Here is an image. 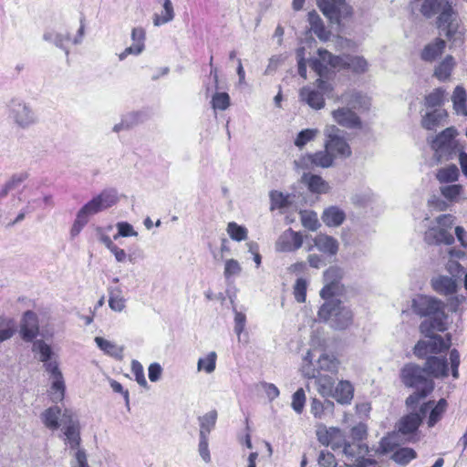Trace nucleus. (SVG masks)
<instances>
[{
	"label": "nucleus",
	"mask_w": 467,
	"mask_h": 467,
	"mask_svg": "<svg viewBox=\"0 0 467 467\" xmlns=\"http://www.w3.org/2000/svg\"><path fill=\"white\" fill-rule=\"evenodd\" d=\"M318 56H320V55L318 54ZM325 62L329 64L327 58V60H324L321 57H319V58L312 59L310 61L309 66H310L311 69L314 70L319 77H323L327 71V67L325 64Z\"/></svg>",
	"instance_id": "nucleus-62"
},
{
	"label": "nucleus",
	"mask_w": 467,
	"mask_h": 467,
	"mask_svg": "<svg viewBox=\"0 0 467 467\" xmlns=\"http://www.w3.org/2000/svg\"><path fill=\"white\" fill-rule=\"evenodd\" d=\"M296 164L304 169L329 168L334 164V158L325 148V150L303 156L298 161H296Z\"/></svg>",
	"instance_id": "nucleus-14"
},
{
	"label": "nucleus",
	"mask_w": 467,
	"mask_h": 467,
	"mask_svg": "<svg viewBox=\"0 0 467 467\" xmlns=\"http://www.w3.org/2000/svg\"><path fill=\"white\" fill-rule=\"evenodd\" d=\"M131 371L135 376V379L138 384L143 388H148V382L144 376V370L142 365L136 359L131 361Z\"/></svg>",
	"instance_id": "nucleus-58"
},
{
	"label": "nucleus",
	"mask_w": 467,
	"mask_h": 467,
	"mask_svg": "<svg viewBox=\"0 0 467 467\" xmlns=\"http://www.w3.org/2000/svg\"><path fill=\"white\" fill-rule=\"evenodd\" d=\"M307 16L308 22L311 26V29L317 36L321 37L322 34L325 32V27L320 16L314 10L309 12Z\"/></svg>",
	"instance_id": "nucleus-52"
},
{
	"label": "nucleus",
	"mask_w": 467,
	"mask_h": 467,
	"mask_svg": "<svg viewBox=\"0 0 467 467\" xmlns=\"http://www.w3.org/2000/svg\"><path fill=\"white\" fill-rule=\"evenodd\" d=\"M200 423L199 436L209 437L217 420V411L213 410L198 418Z\"/></svg>",
	"instance_id": "nucleus-34"
},
{
	"label": "nucleus",
	"mask_w": 467,
	"mask_h": 467,
	"mask_svg": "<svg viewBox=\"0 0 467 467\" xmlns=\"http://www.w3.org/2000/svg\"><path fill=\"white\" fill-rule=\"evenodd\" d=\"M323 223L329 227H337L343 223L346 214L337 206H330L324 210L321 216Z\"/></svg>",
	"instance_id": "nucleus-28"
},
{
	"label": "nucleus",
	"mask_w": 467,
	"mask_h": 467,
	"mask_svg": "<svg viewBox=\"0 0 467 467\" xmlns=\"http://www.w3.org/2000/svg\"><path fill=\"white\" fill-rule=\"evenodd\" d=\"M456 63L451 55H447L434 68L433 76L441 81L451 77Z\"/></svg>",
	"instance_id": "nucleus-31"
},
{
	"label": "nucleus",
	"mask_w": 467,
	"mask_h": 467,
	"mask_svg": "<svg viewBox=\"0 0 467 467\" xmlns=\"http://www.w3.org/2000/svg\"><path fill=\"white\" fill-rule=\"evenodd\" d=\"M411 306L415 314L427 317L420 325L421 334L429 335L432 330H447L448 316L443 302L432 296L418 295L412 299Z\"/></svg>",
	"instance_id": "nucleus-1"
},
{
	"label": "nucleus",
	"mask_w": 467,
	"mask_h": 467,
	"mask_svg": "<svg viewBox=\"0 0 467 467\" xmlns=\"http://www.w3.org/2000/svg\"><path fill=\"white\" fill-rule=\"evenodd\" d=\"M457 134V130L454 127H449L431 140V148L438 162L451 160L456 154L457 142L454 139Z\"/></svg>",
	"instance_id": "nucleus-5"
},
{
	"label": "nucleus",
	"mask_w": 467,
	"mask_h": 467,
	"mask_svg": "<svg viewBox=\"0 0 467 467\" xmlns=\"http://www.w3.org/2000/svg\"><path fill=\"white\" fill-rule=\"evenodd\" d=\"M423 367L431 379H443L449 375L448 361L445 357H428Z\"/></svg>",
	"instance_id": "nucleus-16"
},
{
	"label": "nucleus",
	"mask_w": 467,
	"mask_h": 467,
	"mask_svg": "<svg viewBox=\"0 0 467 467\" xmlns=\"http://www.w3.org/2000/svg\"><path fill=\"white\" fill-rule=\"evenodd\" d=\"M424 241L428 244H451L454 243V236L446 228L433 226L425 232Z\"/></svg>",
	"instance_id": "nucleus-19"
},
{
	"label": "nucleus",
	"mask_w": 467,
	"mask_h": 467,
	"mask_svg": "<svg viewBox=\"0 0 467 467\" xmlns=\"http://www.w3.org/2000/svg\"><path fill=\"white\" fill-rule=\"evenodd\" d=\"M334 120L347 129H360V118L349 108L340 107L332 111Z\"/></svg>",
	"instance_id": "nucleus-17"
},
{
	"label": "nucleus",
	"mask_w": 467,
	"mask_h": 467,
	"mask_svg": "<svg viewBox=\"0 0 467 467\" xmlns=\"http://www.w3.org/2000/svg\"><path fill=\"white\" fill-rule=\"evenodd\" d=\"M400 379L406 387L420 391L422 396H428L434 389V381L424 367L413 363H408L401 368Z\"/></svg>",
	"instance_id": "nucleus-3"
},
{
	"label": "nucleus",
	"mask_w": 467,
	"mask_h": 467,
	"mask_svg": "<svg viewBox=\"0 0 467 467\" xmlns=\"http://www.w3.org/2000/svg\"><path fill=\"white\" fill-rule=\"evenodd\" d=\"M451 100L453 102V108L458 114L467 115V95L465 89L462 87L457 86L454 88Z\"/></svg>",
	"instance_id": "nucleus-39"
},
{
	"label": "nucleus",
	"mask_w": 467,
	"mask_h": 467,
	"mask_svg": "<svg viewBox=\"0 0 467 467\" xmlns=\"http://www.w3.org/2000/svg\"><path fill=\"white\" fill-rule=\"evenodd\" d=\"M343 274L342 268L337 265L330 266L324 272L325 285L320 291V296L323 299H329L344 293V286L340 282Z\"/></svg>",
	"instance_id": "nucleus-11"
},
{
	"label": "nucleus",
	"mask_w": 467,
	"mask_h": 467,
	"mask_svg": "<svg viewBox=\"0 0 467 467\" xmlns=\"http://www.w3.org/2000/svg\"><path fill=\"white\" fill-rule=\"evenodd\" d=\"M445 47V40L436 37L433 41L423 47L420 52V58L425 62L432 63L441 56Z\"/></svg>",
	"instance_id": "nucleus-21"
},
{
	"label": "nucleus",
	"mask_w": 467,
	"mask_h": 467,
	"mask_svg": "<svg viewBox=\"0 0 467 467\" xmlns=\"http://www.w3.org/2000/svg\"><path fill=\"white\" fill-rule=\"evenodd\" d=\"M434 405L433 400H430L421 405L420 413L411 412L403 417L400 421L399 431L402 434H410L415 432L422 421V416L425 415L430 408Z\"/></svg>",
	"instance_id": "nucleus-13"
},
{
	"label": "nucleus",
	"mask_w": 467,
	"mask_h": 467,
	"mask_svg": "<svg viewBox=\"0 0 467 467\" xmlns=\"http://www.w3.org/2000/svg\"><path fill=\"white\" fill-rule=\"evenodd\" d=\"M212 105L214 109L225 110L230 106V97L226 92H217L213 96Z\"/></svg>",
	"instance_id": "nucleus-51"
},
{
	"label": "nucleus",
	"mask_w": 467,
	"mask_h": 467,
	"mask_svg": "<svg viewBox=\"0 0 467 467\" xmlns=\"http://www.w3.org/2000/svg\"><path fill=\"white\" fill-rule=\"evenodd\" d=\"M420 3V11L426 18H431L438 16L445 5H449L448 0H416Z\"/></svg>",
	"instance_id": "nucleus-25"
},
{
	"label": "nucleus",
	"mask_w": 467,
	"mask_h": 467,
	"mask_svg": "<svg viewBox=\"0 0 467 467\" xmlns=\"http://www.w3.org/2000/svg\"><path fill=\"white\" fill-rule=\"evenodd\" d=\"M242 271V267L237 260L228 259L225 262L223 275L228 280L233 276L239 275Z\"/></svg>",
	"instance_id": "nucleus-56"
},
{
	"label": "nucleus",
	"mask_w": 467,
	"mask_h": 467,
	"mask_svg": "<svg viewBox=\"0 0 467 467\" xmlns=\"http://www.w3.org/2000/svg\"><path fill=\"white\" fill-rule=\"evenodd\" d=\"M315 246L325 254L330 255L337 254L338 251V242L332 236L326 234H318L314 239Z\"/></svg>",
	"instance_id": "nucleus-29"
},
{
	"label": "nucleus",
	"mask_w": 467,
	"mask_h": 467,
	"mask_svg": "<svg viewBox=\"0 0 467 467\" xmlns=\"http://www.w3.org/2000/svg\"><path fill=\"white\" fill-rule=\"evenodd\" d=\"M338 360L333 356L327 353L322 354L318 360V370H325L331 373H337L338 369Z\"/></svg>",
	"instance_id": "nucleus-41"
},
{
	"label": "nucleus",
	"mask_w": 467,
	"mask_h": 467,
	"mask_svg": "<svg viewBox=\"0 0 467 467\" xmlns=\"http://www.w3.org/2000/svg\"><path fill=\"white\" fill-rule=\"evenodd\" d=\"M234 313V333L237 335L238 339L241 340V335L244 331L246 325V316L245 314L237 311V309L234 306L233 308Z\"/></svg>",
	"instance_id": "nucleus-55"
},
{
	"label": "nucleus",
	"mask_w": 467,
	"mask_h": 467,
	"mask_svg": "<svg viewBox=\"0 0 467 467\" xmlns=\"http://www.w3.org/2000/svg\"><path fill=\"white\" fill-rule=\"evenodd\" d=\"M63 413L58 406H52L45 410L40 416L44 425L52 431L59 428V420L61 421Z\"/></svg>",
	"instance_id": "nucleus-26"
},
{
	"label": "nucleus",
	"mask_w": 467,
	"mask_h": 467,
	"mask_svg": "<svg viewBox=\"0 0 467 467\" xmlns=\"http://www.w3.org/2000/svg\"><path fill=\"white\" fill-rule=\"evenodd\" d=\"M319 467H337L336 458L327 451H321L317 458Z\"/></svg>",
	"instance_id": "nucleus-60"
},
{
	"label": "nucleus",
	"mask_w": 467,
	"mask_h": 467,
	"mask_svg": "<svg viewBox=\"0 0 467 467\" xmlns=\"http://www.w3.org/2000/svg\"><path fill=\"white\" fill-rule=\"evenodd\" d=\"M460 353L457 349L453 348L450 352V364L451 375L454 379L459 378V366H460Z\"/></svg>",
	"instance_id": "nucleus-63"
},
{
	"label": "nucleus",
	"mask_w": 467,
	"mask_h": 467,
	"mask_svg": "<svg viewBox=\"0 0 467 467\" xmlns=\"http://www.w3.org/2000/svg\"><path fill=\"white\" fill-rule=\"evenodd\" d=\"M445 90L438 88L425 97L424 104L427 108L432 109L441 107L443 104Z\"/></svg>",
	"instance_id": "nucleus-46"
},
{
	"label": "nucleus",
	"mask_w": 467,
	"mask_h": 467,
	"mask_svg": "<svg viewBox=\"0 0 467 467\" xmlns=\"http://www.w3.org/2000/svg\"><path fill=\"white\" fill-rule=\"evenodd\" d=\"M121 293L119 287L109 291V306L113 311L121 312L125 308V299Z\"/></svg>",
	"instance_id": "nucleus-44"
},
{
	"label": "nucleus",
	"mask_w": 467,
	"mask_h": 467,
	"mask_svg": "<svg viewBox=\"0 0 467 467\" xmlns=\"http://www.w3.org/2000/svg\"><path fill=\"white\" fill-rule=\"evenodd\" d=\"M95 342L97 346L107 355L121 360L123 358V347H119L115 343L109 341L103 337H96Z\"/></svg>",
	"instance_id": "nucleus-33"
},
{
	"label": "nucleus",
	"mask_w": 467,
	"mask_h": 467,
	"mask_svg": "<svg viewBox=\"0 0 467 467\" xmlns=\"http://www.w3.org/2000/svg\"><path fill=\"white\" fill-rule=\"evenodd\" d=\"M32 350L36 353H39V359L41 362H46L52 359L54 355L51 348L43 340H36L33 343Z\"/></svg>",
	"instance_id": "nucleus-45"
},
{
	"label": "nucleus",
	"mask_w": 467,
	"mask_h": 467,
	"mask_svg": "<svg viewBox=\"0 0 467 467\" xmlns=\"http://www.w3.org/2000/svg\"><path fill=\"white\" fill-rule=\"evenodd\" d=\"M432 330L429 335H424L425 339L418 341L414 347V354L418 358H423L427 354H439L448 350L451 345V336L447 334L445 338L435 334Z\"/></svg>",
	"instance_id": "nucleus-7"
},
{
	"label": "nucleus",
	"mask_w": 467,
	"mask_h": 467,
	"mask_svg": "<svg viewBox=\"0 0 467 467\" xmlns=\"http://www.w3.org/2000/svg\"><path fill=\"white\" fill-rule=\"evenodd\" d=\"M227 233L233 240L237 242H241L247 239V229L242 225L237 224L234 222H231L228 223Z\"/></svg>",
	"instance_id": "nucleus-48"
},
{
	"label": "nucleus",
	"mask_w": 467,
	"mask_h": 467,
	"mask_svg": "<svg viewBox=\"0 0 467 467\" xmlns=\"http://www.w3.org/2000/svg\"><path fill=\"white\" fill-rule=\"evenodd\" d=\"M299 97L302 101L306 102L312 109H320L325 106L323 94L309 87L302 88L300 89Z\"/></svg>",
	"instance_id": "nucleus-24"
},
{
	"label": "nucleus",
	"mask_w": 467,
	"mask_h": 467,
	"mask_svg": "<svg viewBox=\"0 0 467 467\" xmlns=\"http://www.w3.org/2000/svg\"><path fill=\"white\" fill-rule=\"evenodd\" d=\"M417 457L416 451L408 447L397 450L391 456V460L400 465H407L410 461Z\"/></svg>",
	"instance_id": "nucleus-42"
},
{
	"label": "nucleus",
	"mask_w": 467,
	"mask_h": 467,
	"mask_svg": "<svg viewBox=\"0 0 467 467\" xmlns=\"http://www.w3.org/2000/svg\"><path fill=\"white\" fill-rule=\"evenodd\" d=\"M117 202L116 190L106 189L83 205L78 213L88 220L90 216L112 207Z\"/></svg>",
	"instance_id": "nucleus-9"
},
{
	"label": "nucleus",
	"mask_w": 467,
	"mask_h": 467,
	"mask_svg": "<svg viewBox=\"0 0 467 467\" xmlns=\"http://www.w3.org/2000/svg\"><path fill=\"white\" fill-rule=\"evenodd\" d=\"M118 233L113 235L114 240H118L119 237H129L137 236L138 233L133 229V226L127 222H119L116 224Z\"/></svg>",
	"instance_id": "nucleus-54"
},
{
	"label": "nucleus",
	"mask_w": 467,
	"mask_h": 467,
	"mask_svg": "<svg viewBox=\"0 0 467 467\" xmlns=\"http://www.w3.org/2000/svg\"><path fill=\"white\" fill-rule=\"evenodd\" d=\"M307 283L304 278H298L294 285V296L297 302L304 303L306 297Z\"/></svg>",
	"instance_id": "nucleus-59"
},
{
	"label": "nucleus",
	"mask_w": 467,
	"mask_h": 467,
	"mask_svg": "<svg viewBox=\"0 0 467 467\" xmlns=\"http://www.w3.org/2000/svg\"><path fill=\"white\" fill-rule=\"evenodd\" d=\"M354 396V388L348 380H340L333 390L330 398H333L342 405L350 404Z\"/></svg>",
	"instance_id": "nucleus-22"
},
{
	"label": "nucleus",
	"mask_w": 467,
	"mask_h": 467,
	"mask_svg": "<svg viewBox=\"0 0 467 467\" xmlns=\"http://www.w3.org/2000/svg\"><path fill=\"white\" fill-rule=\"evenodd\" d=\"M158 3L161 5L162 10L160 14H155L153 16V24L156 26H160L172 21L175 16L173 5L171 0H158Z\"/></svg>",
	"instance_id": "nucleus-30"
},
{
	"label": "nucleus",
	"mask_w": 467,
	"mask_h": 467,
	"mask_svg": "<svg viewBox=\"0 0 467 467\" xmlns=\"http://www.w3.org/2000/svg\"><path fill=\"white\" fill-rule=\"evenodd\" d=\"M302 224L310 231H316L320 225L316 213L303 214Z\"/></svg>",
	"instance_id": "nucleus-64"
},
{
	"label": "nucleus",
	"mask_w": 467,
	"mask_h": 467,
	"mask_svg": "<svg viewBox=\"0 0 467 467\" xmlns=\"http://www.w3.org/2000/svg\"><path fill=\"white\" fill-rule=\"evenodd\" d=\"M461 184H447L440 188L441 195L449 201L455 202L462 192Z\"/></svg>",
	"instance_id": "nucleus-49"
},
{
	"label": "nucleus",
	"mask_w": 467,
	"mask_h": 467,
	"mask_svg": "<svg viewBox=\"0 0 467 467\" xmlns=\"http://www.w3.org/2000/svg\"><path fill=\"white\" fill-rule=\"evenodd\" d=\"M306 402V394L302 388L298 389L292 396L291 406L293 410L300 414L303 411Z\"/></svg>",
	"instance_id": "nucleus-57"
},
{
	"label": "nucleus",
	"mask_w": 467,
	"mask_h": 467,
	"mask_svg": "<svg viewBox=\"0 0 467 467\" xmlns=\"http://www.w3.org/2000/svg\"><path fill=\"white\" fill-rule=\"evenodd\" d=\"M217 355L214 351L210 352L206 358H201L197 363L198 370H204L210 374L214 371L216 367Z\"/></svg>",
	"instance_id": "nucleus-47"
},
{
	"label": "nucleus",
	"mask_w": 467,
	"mask_h": 467,
	"mask_svg": "<svg viewBox=\"0 0 467 467\" xmlns=\"http://www.w3.org/2000/svg\"><path fill=\"white\" fill-rule=\"evenodd\" d=\"M39 326L36 315L33 311H26L22 318L20 325L21 337L31 342L38 334Z\"/></svg>",
	"instance_id": "nucleus-18"
},
{
	"label": "nucleus",
	"mask_w": 467,
	"mask_h": 467,
	"mask_svg": "<svg viewBox=\"0 0 467 467\" xmlns=\"http://www.w3.org/2000/svg\"><path fill=\"white\" fill-rule=\"evenodd\" d=\"M433 289L441 295H452L456 292L457 284L452 277L440 275L431 280Z\"/></svg>",
	"instance_id": "nucleus-27"
},
{
	"label": "nucleus",
	"mask_w": 467,
	"mask_h": 467,
	"mask_svg": "<svg viewBox=\"0 0 467 467\" xmlns=\"http://www.w3.org/2000/svg\"><path fill=\"white\" fill-rule=\"evenodd\" d=\"M448 114L445 109H434L422 116L421 126L428 130H435L443 124Z\"/></svg>",
	"instance_id": "nucleus-23"
},
{
	"label": "nucleus",
	"mask_w": 467,
	"mask_h": 467,
	"mask_svg": "<svg viewBox=\"0 0 467 467\" xmlns=\"http://www.w3.org/2000/svg\"><path fill=\"white\" fill-rule=\"evenodd\" d=\"M324 300L325 303L318 310L319 319L328 323L334 329L342 330L348 328L353 320L351 309L336 296Z\"/></svg>",
	"instance_id": "nucleus-2"
},
{
	"label": "nucleus",
	"mask_w": 467,
	"mask_h": 467,
	"mask_svg": "<svg viewBox=\"0 0 467 467\" xmlns=\"http://www.w3.org/2000/svg\"><path fill=\"white\" fill-rule=\"evenodd\" d=\"M459 170L456 165L451 164L437 171L436 179L440 183H451L458 180Z\"/></svg>",
	"instance_id": "nucleus-38"
},
{
	"label": "nucleus",
	"mask_w": 467,
	"mask_h": 467,
	"mask_svg": "<svg viewBox=\"0 0 467 467\" xmlns=\"http://www.w3.org/2000/svg\"><path fill=\"white\" fill-rule=\"evenodd\" d=\"M318 393L325 397L330 398L335 389V379L328 375H320L316 379Z\"/></svg>",
	"instance_id": "nucleus-37"
},
{
	"label": "nucleus",
	"mask_w": 467,
	"mask_h": 467,
	"mask_svg": "<svg viewBox=\"0 0 467 467\" xmlns=\"http://www.w3.org/2000/svg\"><path fill=\"white\" fill-rule=\"evenodd\" d=\"M317 132V130L315 129H306L301 130L295 140V145L298 148L304 147L307 142L315 139Z\"/></svg>",
	"instance_id": "nucleus-50"
},
{
	"label": "nucleus",
	"mask_w": 467,
	"mask_h": 467,
	"mask_svg": "<svg viewBox=\"0 0 467 467\" xmlns=\"http://www.w3.org/2000/svg\"><path fill=\"white\" fill-rule=\"evenodd\" d=\"M447 408V401L445 399H441L437 404L431 409L428 420V426L433 427L442 417Z\"/></svg>",
	"instance_id": "nucleus-43"
},
{
	"label": "nucleus",
	"mask_w": 467,
	"mask_h": 467,
	"mask_svg": "<svg viewBox=\"0 0 467 467\" xmlns=\"http://www.w3.org/2000/svg\"><path fill=\"white\" fill-rule=\"evenodd\" d=\"M271 210L275 208H285L290 204L288 196L284 195L282 192L273 191L270 192Z\"/></svg>",
	"instance_id": "nucleus-53"
},
{
	"label": "nucleus",
	"mask_w": 467,
	"mask_h": 467,
	"mask_svg": "<svg viewBox=\"0 0 467 467\" xmlns=\"http://www.w3.org/2000/svg\"><path fill=\"white\" fill-rule=\"evenodd\" d=\"M8 118L20 129H28L37 123V116L31 105L19 98H13L6 105Z\"/></svg>",
	"instance_id": "nucleus-4"
},
{
	"label": "nucleus",
	"mask_w": 467,
	"mask_h": 467,
	"mask_svg": "<svg viewBox=\"0 0 467 467\" xmlns=\"http://www.w3.org/2000/svg\"><path fill=\"white\" fill-rule=\"evenodd\" d=\"M318 53L324 60L327 58L329 65L333 67L349 69L358 74L364 73L368 69V62L363 57L352 55L333 56L324 49H318Z\"/></svg>",
	"instance_id": "nucleus-8"
},
{
	"label": "nucleus",
	"mask_w": 467,
	"mask_h": 467,
	"mask_svg": "<svg viewBox=\"0 0 467 467\" xmlns=\"http://www.w3.org/2000/svg\"><path fill=\"white\" fill-rule=\"evenodd\" d=\"M43 39L47 42L53 43L57 47L65 51L66 56L69 55V50L66 43L71 40L70 34L57 33L54 31H46L43 35Z\"/></svg>",
	"instance_id": "nucleus-32"
},
{
	"label": "nucleus",
	"mask_w": 467,
	"mask_h": 467,
	"mask_svg": "<svg viewBox=\"0 0 467 467\" xmlns=\"http://www.w3.org/2000/svg\"><path fill=\"white\" fill-rule=\"evenodd\" d=\"M436 26L438 29L444 32L448 40L452 41L453 44L462 43L461 32L459 31L460 19L458 13L453 9L452 5H445V8L438 15L436 20Z\"/></svg>",
	"instance_id": "nucleus-6"
},
{
	"label": "nucleus",
	"mask_w": 467,
	"mask_h": 467,
	"mask_svg": "<svg viewBox=\"0 0 467 467\" xmlns=\"http://www.w3.org/2000/svg\"><path fill=\"white\" fill-rule=\"evenodd\" d=\"M342 103L346 104L345 108H349L351 110L355 109H367L369 106L368 97L357 90H349L343 93L340 97Z\"/></svg>",
	"instance_id": "nucleus-20"
},
{
	"label": "nucleus",
	"mask_w": 467,
	"mask_h": 467,
	"mask_svg": "<svg viewBox=\"0 0 467 467\" xmlns=\"http://www.w3.org/2000/svg\"><path fill=\"white\" fill-rule=\"evenodd\" d=\"M317 5L323 15L331 22H340L341 16L339 15V10L337 9V6L333 5L330 0H317Z\"/></svg>",
	"instance_id": "nucleus-40"
},
{
	"label": "nucleus",
	"mask_w": 467,
	"mask_h": 467,
	"mask_svg": "<svg viewBox=\"0 0 467 467\" xmlns=\"http://www.w3.org/2000/svg\"><path fill=\"white\" fill-rule=\"evenodd\" d=\"M61 423L64 425L65 443L72 450H78L81 441L79 425L70 410H64Z\"/></svg>",
	"instance_id": "nucleus-12"
},
{
	"label": "nucleus",
	"mask_w": 467,
	"mask_h": 467,
	"mask_svg": "<svg viewBox=\"0 0 467 467\" xmlns=\"http://www.w3.org/2000/svg\"><path fill=\"white\" fill-rule=\"evenodd\" d=\"M325 134L327 136L325 148L334 159H346L351 155L350 146L344 136L341 135L339 129L336 126H330L326 129Z\"/></svg>",
	"instance_id": "nucleus-10"
},
{
	"label": "nucleus",
	"mask_w": 467,
	"mask_h": 467,
	"mask_svg": "<svg viewBox=\"0 0 467 467\" xmlns=\"http://www.w3.org/2000/svg\"><path fill=\"white\" fill-rule=\"evenodd\" d=\"M52 379L51 388L49 390V396L53 402H58L63 400L65 397V381L63 379V375H58L56 377L50 378Z\"/></svg>",
	"instance_id": "nucleus-36"
},
{
	"label": "nucleus",
	"mask_w": 467,
	"mask_h": 467,
	"mask_svg": "<svg viewBox=\"0 0 467 467\" xmlns=\"http://www.w3.org/2000/svg\"><path fill=\"white\" fill-rule=\"evenodd\" d=\"M209 437L199 436L198 451L201 458L206 462H211V454L208 447Z\"/></svg>",
	"instance_id": "nucleus-61"
},
{
	"label": "nucleus",
	"mask_w": 467,
	"mask_h": 467,
	"mask_svg": "<svg viewBox=\"0 0 467 467\" xmlns=\"http://www.w3.org/2000/svg\"><path fill=\"white\" fill-rule=\"evenodd\" d=\"M303 181L307 183L308 189L312 192L325 193L329 190L328 183L321 176L314 174H304Z\"/></svg>",
	"instance_id": "nucleus-35"
},
{
	"label": "nucleus",
	"mask_w": 467,
	"mask_h": 467,
	"mask_svg": "<svg viewBox=\"0 0 467 467\" xmlns=\"http://www.w3.org/2000/svg\"><path fill=\"white\" fill-rule=\"evenodd\" d=\"M303 244V236L300 233L291 228L285 230L275 243V250L278 252H294Z\"/></svg>",
	"instance_id": "nucleus-15"
}]
</instances>
